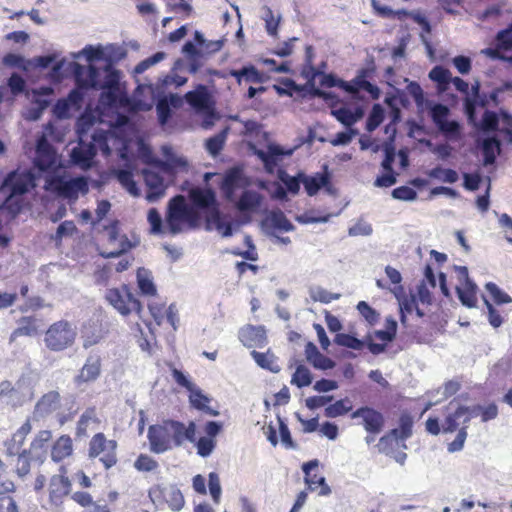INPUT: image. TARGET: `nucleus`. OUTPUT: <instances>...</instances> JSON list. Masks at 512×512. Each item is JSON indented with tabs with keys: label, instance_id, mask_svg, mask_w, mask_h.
Returning a JSON list of instances; mask_svg holds the SVG:
<instances>
[{
	"label": "nucleus",
	"instance_id": "f257e3e1",
	"mask_svg": "<svg viewBox=\"0 0 512 512\" xmlns=\"http://www.w3.org/2000/svg\"><path fill=\"white\" fill-rule=\"evenodd\" d=\"M150 450L161 454L174 447H181L186 441H196V424L187 425L174 419H165L159 424L150 425L147 432Z\"/></svg>",
	"mask_w": 512,
	"mask_h": 512
},
{
	"label": "nucleus",
	"instance_id": "f03ea898",
	"mask_svg": "<svg viewBox=\"0 0 512 512\" xmlns=\"http://www.w3.org/2000/svg\"><path fill=\"white\" fill-rule=\"evenodd\" d=\"M107 76L103 83L100 82L99 69L93 65L85 67L79 63L74 64V77L78 88L80 89H107L104 93L109 103H113L116 100L115 91L118 88V72L116 70L106 68Z\"/></svg>",
	"mask_w": 512,
	"mask_h": 512
},
{
	"label": "nucleus",
	"instance_id": "7ed1b4c3",
	"mask_svg": "<svg viewBox=\"0 0 512 512\" xmlns=\"http://www.w3.org/2000/svg\"><path fill=\"white\" fill-rule=\"evenodd\" d=\"M72 492V481L68 477L67 465H60L57 474H53L47 486L46 509L62 511L64 503Z\"/></svg>",
	"mask_w": 512,
	"mask_h": 512
},
{
	"label": "nucleus",
	"instance_id": "20e7f679",
	"mask_svg": "<svg viewBox=\"0 0 512 512\" xmlns=\"http://www.w3.org/2000/svg\"><path fill=\"white\" fill-rule=\"evenodd\" d=\"M117 448L116 440L108 439L103 432H98L89 440L87 455L91 460L97 459L106 470H109L118 462Z\"/></svg>",
	"mask_w": 512,
	"mask_h": 512
},
{
	"label": "nucleus",
	"instance_id": "39448f33",
	"mask_svg": "<svg viewBox=\"0 0 512 512\" xmlns=\"http://www.w3.org/2000/svg\"><path fill=\"white\" fill-rule=\"evenodd\" d=\"M105 299L122 316L135 313L141 317L143 306L128 285L123 284L120 287L108 289Z\"/></svg>",
	"mask_w": 512,
	"mask_h": 512
},
{
	"label": "nucleus",
	"instance_id": "423d86ee",
	"mask_svg": "<svg viewBox=\"0 0 512 512\" xmlns=\"http://www.w3.org/2000/svg\"><path fill=\"white\" fill-rule=\"evenodd\" d=\"M198 220V211L186 204L184 196L177 195L169 201L166 222L171 234L179 233L183 222L194 224Z\"/></svg>",
	"mask_w": 512,
	"mask_h": 512
},
{
	"label": "nucleus",
	"instance_id": "0eeeda50",
	"mask_svg": "<svg viewBox=\"0 0 512 512\" xmlns=\"http://www.w3.org/2000/svg\"><path fill=\"white\" fill-rule=\"evenodd\" d=\"M45 188L56 193L59 197L76 201L79 194H86L89 191L88 180L84 176L72 179H65L63 176H53L47 179Z\"/></svg>",
	"mask_w": 512,
	"mask_h": 512
},
{
	"label": "nucleus",
	"instance_id": "6e6552de",
	"mask_svg": "<svg viewBox=\"0 0 512 512\" xmlns=\"http://www.w3.org/2000/svg\"><path fill=\"white\" fill-rule=\"evenodd\" d=\"M76 338V332L66 320L57 321L49 326L45 332L44 342L46 347L54 352H59L72 346Z\"/></svg>",
	"mask_w": 512,
	"mask_h": 512
},
{
	"label": "nucleus",
	"instance_id": "1a4fd4ad",
	"mask_svg": "<svg viewBox=\"0 0 512 512\" xmlns=\"http://www.w3.org/2000/svg\"><path fill=\"white\" fill-rule=\"evenodd\" d=\"M498 413V407L495 403H490L487 406L474 405L472 407H468V414L463 420V426L458 431L455 439L448 444V451L457 452L463 449L467 438V424L473 417L480 416L482 422H488L495 419L498 416Z\"/></svg>",
	"mask_w": 512,
	"mask_h": 512
},
{
	"label": "nucleus",
	"instance_id": "9d476101",
	"mask_svg": "<svg viewBox=\"0 0 512 512\" xmlns=\"http://www.w3.org/2000/svg\"><path fill=\"white\" fill-rule=\"evenodd\" d=\"M375 72L374 60L371 59L370 66L359 69L351 82L339 80V88L352 95H356L360 90H364L372 99L377 100L380 97V89L368 81V79L374 76Z\"/></svg>",
	"mask_w": 512,
	"mask_h": 512
},
{
	"label": "nucleus",
	"instance_id": "9b49d317",
	"mask_svg": "<svg viewBox=\"0 0 512 512\" xmlns=\"http://www.w3.org/2000/svg\"><path fill=\"white\" fill-rule=\"evenodd\" d=\"M188 198L193 205L192 207L196 210L209 211L208 220H213L217 223L218 228H221L220 211L214 190L211 188L193 187L188 192Z\"/></svg>",
	"mask_w": 512,
	"mask_h": 512
},
{
	"label": "nucleus",
	"instance_id": "f8f14e48",
	"mask_svg": "<svg viewBox=\"0 0 512 512\" xmlns=\"http://www.w3.org/2000/svg\"><path fill=\"white\" fill-rule=\"evenodd\" d=\"M35 177L30 171H12L4 179L2 187L9 189L10 194L3 203L4 207L10 206L14 196H20L27 193L30 188L35 186Z\"/></svg>",
	"mask_w": 512,
	"mask_h": 512
},
{
	"label": "nucleus",
	"instance_id": "ddd939ff",
	"mask_svg": "<svg viewBox=\"0 0 512 512\" xmlns=\"http://www.w3.org/2000/svg\"><path fill=\"white\" fill-rule=\"evenodd\" d=\"M34 166L42 172L54 171L58 166L57 151L45 134L37 139Z\"/></svg>",
	"mask_w": 512,
	"mask_h": 512
},
{
	"label": "nucleus",
	"instance_id": "4468645a",
	"mask_svg": "<svg viewBox=\"0 0 512 512\" xmlns=\"http://www.w3.org/2000/svg\"><path fill=\"white\" fill-rule=\"evenodd\" d=\"M108 232V244L111 248H105L100 252L104 258H114L122 255L131 249L132 244L126 235H121L119 230V222L117 220L106 226Z\"/></svg>",
	"mask_w": 512,
	"mask_h": 512
},
{
	"label": "nucleus",
	"instance_id": "2eb2a0df",
	"mask_svg": "<svg viewBox=\"0 0 512 512\" xmlns=\"http://www.w3.org/2000/svg\"><path fill=\"white\" fill-rule=\"evenodd\" d=\"M318 465L319 463L316 459L303 464L302 470L305 474V483L310 491H317L320 496H326L331 493V489L327 485L325 478L318 472H314Z\"/></svg>",
	"mask_w": 512,
	"mask_h": 512
},
{
	"label": "nucleus",
	"instance_id": "dca6fc26",
	"mask_svg": "<svg viewBox=\"0 0 512 512\" xmlns=\"http://www.w3.org/2000/svg\"><path fill=\"white\" fill-rule=\"evenodd\" d=\"M186 102L196 111H207L208 117H214V109L212 107L211 96L204 85H198L195 90L185 94Z\"/></svg>",
	"mask_w": 512,
	"mask_h": 512
},
{
	"label": "nucleus",
	"instance_id": "f3484780",
	"mask_svg": "<svg viewBox=\"0 0 512 512\" xmlns=\"http://www.w3.org/2000/svg\"><path fill=\"white\" fill-rule=\"evenodd\" d=\"M96 154L97 148L94 142L87 143L80 139L78 145L72 149L70 157L73 164L82 169H89Z\"/></svg>",
	"mask_w": 512,
	"mask_h": 512
},
{
	"label": "nucleus",
	"instance_id": "a211bd4d",
	"mask_svg": "<svg viewBox=\"0 0 512 512\" xmlns=\"http://www.w3.org/2000/svg\"><path fill=\"white\" fill-rule=\"evenodd\" d=\"M351 417L363 419V426L365 430L371 434H378L384 426V417L377 410L371 407H360L352 412Z\"/></svg>",
	"mask_w": 512,
	"mask_h": 512
},
{
	"label": "nucleus",
	"instance_id": "6ab92c4d",
	"mask_svg": "<svg viewBox=\"0 0 512 512\" xmlns=\"http://www.w3.org/2000/svg\"><path fill=\"white\" fill-rule=\"evenodd\" d=\"M49 454L54 463L63 465L62 463L74 454L72 438L67 434L60 435L51 444Z\"/></svg>",
	"mask_w": 512,
	"mask_h": 512
},
{
	"label": "nucleus",
	"instance_id": "aec40b11",
	"mask_svg": "<svg viewBox=\"0 0 512 512\" xmlns=\"http://www.w3.org/2000/svg\"><path fill=\"white\" fill-rule=\"evenodd\" d=\"M101 373V359L97 355H90L79 373L75 376L74 382L80 386L84 383L94 382Z\"/></svg>",
	"mask_w": 512,
	"mask_h": 512
},
{
	"label": "nucleus",
	"instance_id": "412c9836",
	"mask_svg": "<svg viewBox=\"0 0 512 512\" xmlns=\"http://www.w3.org/2000/svg\"><path fill=\"white\" fill-rule=\"evenodd\" d=\"M143 178L147 186L146 198L150 202L158 200L165 194L164 179L158 172L145 169L143 170Z\"/></svg>",
	"mask_w": 512,
	"mask_h": 512
},
{
	"label": "nucleus",
	"instance_id": "4be33fe9",
	"mask_svg": "<svg viewBox=\"0 0 512 512\" xmlns=\"http://www.w3.org/2000/svg\"><path fill=\"white\" fill-rule=\"evenodd\" d=\"M243 186V173L238 167L226 171L220 189L227 200H232L237 189Z\"/></svg>",
	"mask_w": 512,
	"mask_h": 512
},
{
	"label": "nucleus",
	"instance_id": "5701e85b",
	"mask_svg": "<svg viewBox=\"0 0 512 512\" xmlns=\"http://www.w3.org/2000/svg\"><path fill=\"white\" fill-rule=\"evenodd\" d=\"M52 439V432L50 430H41L37 433L32 440L29 451L33 453V459L38 465H42L47 457V444Z\"/></svg>",
	"mask_w": 512,
	"mask_h": 512
},
{
	"label": "nucleus",
	"instance_id": "b1692460",
	"mask_svg": "<svg viewBox=\"0 0 512 512\" xmlns=\"http://www.w3.org/2000/svg\"><path fill=\"white\" fill-rule=\"evenodd\" d=\"M240 340L248 348H263L267 344L266 331L263 327L249 325L241 330Z\"/></svg>",
	"mask_w": 512,
	"mask_h": 512
},
{
	"label": "nucleus",
	"instance_id": "393cba45",
	"mask_svg": "<svg viewBox=\"0 0 512 512\" xmlns=\"http://www.w3.org/2000/svg\"><path fill=\"white\" fill-rule=\"evenodd\" d=\"M254 154L263 162L265 170L273 173L278 165L279 157L285 155L286 152L278 145L269 144L267 151L256 149ZM287 154H290V152H287Z\"/></svg>",
	"mask_w": 512,
	"mask_h": 512
},
{
	"label": "nucleus",
	"instance_id": "a878e982",
	"mask_svg": "<svg viewBox=\"0 0 512 512\" xmlns=\"http://www.w3.org/2000/svg\"><path fill=\"white\" fill-rule=\"evenodd\" d=\"M301 182L309 196L316 195L322 187L327 189L331 186L330 175L325 167L324 173H317L314 176H302Z\"/></svg>",
	"mask_w": 512,
	"mask_h": 512
},
{
	"label": "nucleus",
	"instance_id": "bb28decb",
	"mask_svg": "<svg viewBox=\"0 0 512 512\" xmlns=\"http://www.w3.org/2000/svg\"><path fill=\"white\" fill-rule=\"evenodd\" d=\"M60 394L57 391H49L41 396L35 405V412L41 416L51 414L60 406Z\"/></svg>",
	"mask_w": 512,
	"mask_h": 512
},
{
	"label": "nucleus",
	"instance_id": "cd10ccee",
	"mask_svg": "<svg viewBox=\"0 0 512 512\" xmlns=\"http://www.w3.org/2000/svg\"><path fill=\"white\" fill-rule=\"evenodd\" d=\"M37 319L34 316H24L18 320V326L10 335V342H14L21 336H33L37 334Z\"/></svg>",
	"mask_w": 512,
	"mask_h": 512
},
{
	"label": "nucleus",
	"instance_id": "c85d7f7f",
	"mask_svg": "<svg viewBox=\"0 0 512 512\" xmlns=\"http://www.w3.org/2000/svg\"><path fill=\"white\" fill-rule=\"evenodd\" d=\"M477 291L478 287L473 281L459 284L456 287V292L460 302L468 308L476 307Z\"/></svg>",
	"mask_w": 512,
	"mask_h": 512
},
{
	"label": "nucleus",
	"instance_id": "c756f323",
	"mask_svg": "<svg viewBox=\"0 0 512 512\" xmlns=\"http://www.w3.org/2000/svg\"><path fill=\"white\" fill-rule=\"evenodd\" d=\"M265 221L271 228L281 232H289L294 229L293 224L280 209L270 211Z\"/></svg>",
	"mask_w": 512,
	"mask_h": 512
},
{
	"label": "nucleus",
	"instance_id": "7c9ffc66",
	"mask_svg": "<svg viewBox=\"0 0 512 512\" xmlns=\"http://www.w3.org/2000/svg\"><path fill=\"white\" fill-rule=\"evenodd\" d=\"M229 75L234 77L238 84H241L244 78L246 82L262 83L264 81L263 75L253 65L244 66L239 70H230Z\"/></svg>",
	"mask_w": 512,
	"mask_h": 512
},
{
	"label": "nucleus",
	"instance_id": "2f4dec72",
	"mask_svg": "<svg viewBox=\"0 0 512 512\" xmlns=\"http://www.w3.org/2000/svg\"><path fill=\"white\" fill-rule=\"evenodd\" d=\"M261 195L253 190L244 191L238 199L236 206L242 212L254 211L261 204Z\"/></svg>",
	"mask_w": 512,
	"mask_h": 512
},
{
	"label": "nucleus",
	"instance_id": "473e14b6",
	"mask_svg": "<svg viewBox=\"0 0 512 512\" xmlns=\"http://www.w3.org/2000/svg\"><path fill=\"white\" fill-rule=\"evenodd\" d=\"M189 392V402L192 407L210 415H217V412L209 407L210 399L200 389L194 386Z\"/></svg>",
	"mask_w": 512,
	"mask_h": 512
},
{
	"label": "nucleus",
	"instance_id": "72a5a7b5",
	"mask_svg": "<svg viewBox=\"0 0 512 512\" xmlns=\"http://www.w3.org/2000/svg\"><path fill=\"white\" fill-rule=\"evenodd\" d=\"M467 414L468 406H458L454 412L448 414L445 417L442 425L443 432L448 433L456 431L459 426V420L462 419L463 421L464 418H466Z\"/></svg>",
	"mask_w": 512,
	"mask_h": 512
},
{
	"label": "nucleus",
	"instance_id": "f704fd0d",
	"mask_svg": "<svg viewBox=\"0 0 512 512\" xmlns=\"http://www.w3.org/2000/svg\"><path fill=\"white\" fill-rule=\"evenodd\" d=\"M499 152L500 141L496 137L485 139L482 145L483 164L485 166L494 164Z\"/></svg>",
	"mask_w": 512,
	"mask_h": 512
},
{
	"label": "nucleus",
	"instance_id": "c9c22d12",
	"mask_svg": "<svg viewBox=\"0 0 512 512\" xmlns=\"http://www.w3.org/2000/svg\"><path fill=\"white\" fill-rule=\"evenodd\" d=\"M413 419L409 413L401 414L399 418V427L390 431L395 439L406 440L412 435Z\"/></svg>",
	"mask_w": 512,
	"mask_h": 512
},
{
	"label": "nucleus",
	"instance_id": "e433bc0d",
	"mask_svg": "<svg viewBox=\"0 0 512 512\" xmlns=\"http://www.w3.org/2000/svg\"><path fill=\"white\" fill-rule=\"evenodd\" d=\"M252 358L255 360L258 366L271 372L277 373L280 371V367L277 364L276 357L274 354L266 352H258L253 350L251 352Z\"/></svg>",
	"mask_w": 512,
	"mask_h": 512
},
{
	"label": "nucleus",
	"instance_id": "4c0bfd02",
	"mask_svg": "<svg viewBox=\"0 0 512 512\" xmlns=\"http://www.w3.org/2000/svg\"><path fill=\"white\" fill-rule=\"evenodd\" d=\"M91 421H97L95 407L87 408L79 417L75 430L77 438L81 439L88 435V426Z\"/></svg>",
	"mask_w": 512,
	"mask_h": 512
},
{
	"label": "nucleus",
	"instance_id": "58836bf2",
	"mask_svg": "<svg viewBox=\"0 0 512 512\" xmlns=\"http://www.w3.org/2000/svg\"><path fill=\"white\" fill-rule=\"evenodd\" d=\"M33 456V453L27 449H23L17 456L14 466L18 477L23 478L30 473L31 462H34Z\"/></svg>",
	"mask_w": 512,
	"mask_h": 512
},
{
	"label": "nucleus",
	"instance_id": "ea45409f",
	"mask_svg": "<svg viewBox=\"0 0 512 512\" xmlns=\"http://www.w3.org/2000/svg\"><path fill=\"white\" fill-rule=\"evenodd\" d=\"M119 183L134 197L140 196V190L134 181L133 173L129 170L120 169L116 171Z\"/></svg>",
	"mask_w": 512,
	"mask_h": 512
},
{
	"label": "nucleus",
	"instance_id": "a19ab883",
	"mask_svg": "<svg viewBox=\"0 0 512 512\" xmlns=\"http://www.w3.org/2000/svg\"><path fill=\"white\" fill-rule=\"evenodd\" d=\"M352 410V403L349 398L337 400L335 403L330 404L325 408V416L329 418H336L345 415Z\"/></svg>",
	"mask_w": 512,
	"mask_h": 512
},
{
	"label": "nucleus",
	"instance_id": "79ce46f5",
	"mask_svg": "<svg viewBox=\"0 0 512 512\" xmlns=\"http://www.w3.org/2000/svg\"><path fill=\"white\" fill-rule=\"evenodd\" d=\"M334 342L338 346L353 350H362L364 347V341L347 333H337L335 335Z\"/></svg>",
	"mask_w": 512,
	"mask_h": 512
},
{
	"label": "nucleus",
	"instance_id": "37998d69",
	"mask_svg": "<svg viewBox=\"0 0 512 512\" xmlns=\"http://www.w3.org/2000/svg\"><path fill=\"white\" fill-rule=\"evenodd\" d=\"M313 377L310 370L304 366H297L294 374L292 375L291 384L298 388L307 387L312 383Z\"/></svg>",
	"mask_w": 512,
	"mask_h": 512
},
{
	"label": "nucleus",
	"instance_id": "c03bdc74",
	"mask_svg": "<svg viewBox=\"0 0 512 512\" xmlns=\"http://www.w3.org/2000/svg\"><path fill=\"white\" fill-rule=\"evenodd\" d=\"M429 78L438 83L441 90H444L451 81V72L442 66H435L429 72Z\"/></svg>",
	"mask_w": 512,
	"mask_h": 512
},
{
	"label": "nucleus",
	"instance_id": "a18cd8bd",
	"mask_svg": "<svg viewBox=\"0 0 512 512\" xmlns=\"http://www.w3.org/2000/svg\"><path fill=\"white\" fill-rule=\"evenodd\" d=\"M384 120V110L380 104H374L366 121V130L374 131Z\"/></svg>",
	"mask_w": 512,
	"mask_h": 512
},
{
	"label": "nucleus",
	"instance_id": "49530a36",
	"mask_svg": "<svg viewBox=\"0 0 512 512\" xmlns=\"http://www.w3.org/2000/svg\"><path fill=\"white\" fill-rule=\"evenodd\" d=\"M429 176L446 183H455L458 180V173L451 168L435 167L430 170Z\"/></svg>",
	"mask_w": 512,
	"mask_h": 512
},
{
	"label": "nucleus",
	"instance_id": "de8ad7c7",
	"mask_svg": "<svg viewBox=\"0 0 512 512\" xmlns=\"http://www.w3.org/2000/svg\"><path fill=\"white\" fill-rule=\"evenodd\" d=\"M414 310L418 316H423L422 311L417 306L415 297L404 298L400 301V321L403 325H406L407 314H411Z\"/></svg>",
	"mask_w": 512,
	"mask_h": 512
},
{
	"label": "nucleus",
	"instance_id": "09e8293b",
	"mask_svg": "<svg viewBox=\"0 0 512 512\" xmlns=\"http://www.w3.org/2000/svg\"><path fill=\"white\" fill-rule=\"evenodd\" d=\"M263 20L265 21V28L270 36H276L278 33V26L280 16H275L271 8H264Z\"/></svg>",
	"mask_w": 512,
	"mask_h": 512
},
{
	"label": "nucleus",
	"instance_id": "8fccbe9b",
	"mask_svg": "<svg viewBox=\"0 0 512 512\" xmlns=\"http://www.w3.org/2000/svg\"><path fill=\"white\" fill-rule=\"evenodd\" d=\"M437 127L448 139L456 140L460 137L461 127L457 121L446 120Z\"/></svg>",
	"mask_w": 512,
	"mask_h": 512
},
{
	"label": "nucleus",
	"instance_id": "3c124183",
	"mask_svg": "<svg viewBox=\"0 0 512 512\" xmlns=\"http://www.w3.org/2000/svg\"><path fill=\"white\" fill-rule=\"evenodd\" d=\"M158 466V462L147 454H140L134 462L135 469L141 472L154 471Z\"/></svg>",
	"mask_w": 512,
	"mask_h": 512
},
{
	"label": "nucleus",
	"instance_id": "603ef678",
	"mask_svg": "<svg viewBox=\"0 0 512 512\" xmlns=\"http://www.w3.org/2000/svg\"><path fill=\"white\" fill-rule=\"evenodd\" d=\"M485 288L496 304L501 305L512 302V298L507 293L503 292L495 283L488 282Z\"/></svg>",
	"mask_w": 512,
	"mask_h": 512
},
{
	"label": "nucleus",
	"instance_id": "864d4df0",
	"mask_svg": "<svg viewBox=\"0 0 512 512\" xmlns=\"http://www.w3.org/2000/svg\"><path fill=\"white\" fill-rule=\"evenodd\" d=\"M310 297L315 302L328 304L340 298V294L331 293L322 287H316L310 291Z\"/></svg>",
	"mask_w": 512,
	"mask_h": 512
},
{
	"label": "nucleus",
	"instance_id": "5fc2aeb1",
	"mask_svg": "<svg viewBox=\"0 0 512 512\" xmlns=\"http://www.w3.org/2000/svg\"><path fill=\"white\" fill-rule=\"evenodd\" d=\"M332 114L340 123L347 127L352 126L359 117V115L353 113L350 109L345 107L332 110Z\"/></svg>",
	"mask_w": 512,
	"mask_h": 512
},
{
	"label": "nucleus",
	"instance_id": "6e6d98bb",
	"mask_svg": "<svg viewBox=\"0 0 512 512\" xmlns=\"http://www.w3.org/2000/svg\"><path fill=\"white\" fill-rule=\"evenodd\" d=\"M499 118L494 111L486 110L482 116L481 129L484 132H494L498 130Z\"/></svg>",
	"mask_w": 512,
	"mask_h": 512
},
{
	"label": "nucleus",
	"instance_id": "4d7b16f0",
	"mask_svg": "<svg viewBox=\"0 0 512 512\" xmlns=\"http://www.w3.org/2000/svg\"><path fill=\"white\" fill-rule=\"evenodd\" d=\"M15 485L13 481L7 478L6 465L0 458V494L13 493Z\"/></svg>",
	"mask_w": 512,
	"mask_h": 512
},
{
	"label": "nucleus",
	"instance_id": "13d9d810",
	"mask_svg": "<svg viewBox=\"0 0 512 512\" xmlns=\"http://www.w3.org/2000/svg\"><path fill=\"white\" fill-rule=\"evenodd\" d=\"M194 443H196L198 455L202 457L209 456L216 446L215 440L209 437H201Z\"/></svg>",
	"mask_w": 512,
	"mask_h": 512
},
{
	"label": "nucleus",
	"instance_id": "bf43d9fd",
	"mask_svg": "<svg viewBox=\"0 0 512 512\" xmlns=\"http://www.w3.org/2000/svg\"><path fill=\"white\" fill-rule=\"evenodd\" d=\"M409 95L413 98L418 108H422L426 102L424 91L419 83L413 81L407 86Z\"/></svg>",
	"mask_w": 512,
	"mask_h": 512
},
{
	"label": "nucleus",
	"instance_id": "052dcab7",
	"mask_svg": "<svg viewBox=\"0 0 512 512\" xmlns=\"http://www.w3.org/2000/svg\"><path fill=\"white\" fill-rule=\"evenodd\" d=\"M167 503L173 511H179L184 506V497L179 489L171 488L168 491Z\"/></svg>",
	"mask_w": 512,
	"mask_h": 512
},
{
	"label": "nucleus",
	"instance_id": "680f3d73",
	"mask_svg": "<svg viewBox=\"0 0 512 512\" xmlns=\"http://www.w3.org/2000/svg\"><path fill=\"white\" fill-rule=\"evenodd\" d=\"M147 220L150 224V232L152 234H159L162 232V218L156 208L149 209Z\"/></svg>",
	"mask_w": 512,
	"mask_h": 512
},
{
	"label": "nucleus",
	"instance_id": "e2e57ef3",
	"mask_svg": "<svg viewBox=\"0 0 512 512\" xmlns=\"http://www.w3.org/2000/svg\"><path fill=\"white\" fill-rule=\"evenodd\" d=\"M357 310L369 324L377 322L379 314L365 301L357 304Z\"/></svg>",
	"mask_w": 512,
	"mask_h": 512
},
{
	"label": "nucleus",
	"instance_id": "0e129e2a",
	"mask_svg": "<svg viewBox=\"0 0 512 512\" xmlns=\"http://www.w3.org/2000/svg\"><path fill=\"white\" fill-rule=\"evenodd\" d=\"M137 283H138V287L143 295H146V296L156 295V292H157L156 287H155L152 279H150L149 277L142 276L138 273Z\"/></svg>",
	"mask_w": 512,
	"mask_h": 512
},
{
	"label": "nucleus",
	"instance_id": "69168bd1",
	"mask_svg": "<svg viewBox=\"0 0 512 512\" xmlns=\"http://www.w3.org/2000/svg\"><path fill=\"white\" fill-rule=\"evenodd\" d=\"M449 115V109L447 106L443 104H435L431 108V118L436 126H439L441 123L447 120Z\"/></svg>",
	"mask_w": 512,
	"mask_h": 512
},
{
	"label": "nucleus",
	"instance_id": "338daca9",
	"mask_svg": "<svg viewBox=\"0 0 512 512\" xmlns=\"http://www.w3.org/2000/svg\"><path fill=\"white\" fill-rule=\"evenodd\" d=\"M309 363L312 364L314 368L320 370L332 369L335 366V362L321 352L314 355Z\"/></svg>",
	"mask_w": 512,
	"mask_h": 512
},
{
	"label": "nucleus",
	"instance_id": "774afa93",
	"mask_svg": "<svg viewBox=\"0 0 512 512\" xmlns=\"http://www.w3.org/2000/svg\"><path fill=\"white\" fill-rule=\"evenodd\" d=\"M8 86L11 90V93L17 96L24 92L26 83L22 76L17 73H12L8 79Z\"/></svg>",
	"mask_w": 512,
	"mask_h": 512
}]
</instances>
